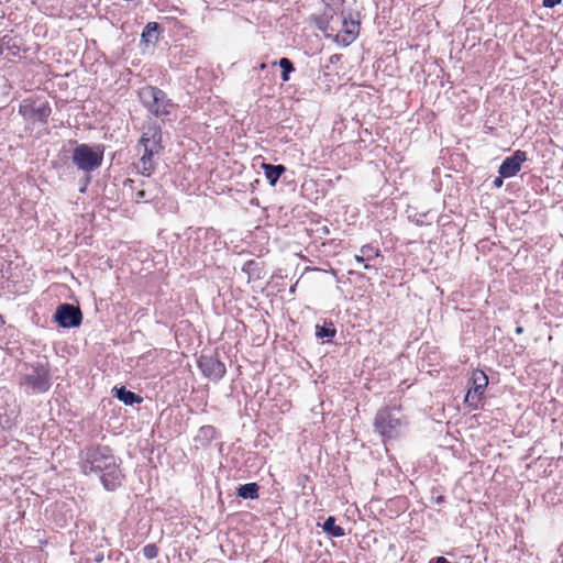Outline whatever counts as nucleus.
Returning a JSON list of instances; mask_svg holds the SVG:
<instances>
[{"label": "nucleus", "mask_w": 563, "mask_h": 563, "mask_svg": "<svg viewBox=\"0 0 563 563\" xmlns=\"http://www.w3.org/2000/svg\"><path fill=\"white\" fill-rule=\"evenodd\" d=\"M79 466L84 474L99 476L103 488L113 492L121 486L124 475L113 451L108 445L90 444L79 453Z\"/></svg>", "instance_id": "obj_1"}, {"label": "nucleus", "mask_w": 563, "mask_h": 563, "mask_svg": "<svg viewBox=\"0 0 563 563\" xmlns=\"http://www.w3.org/2000/svg\"><path fill=\"white\" fill-rule=\"evenodd\" d=\"M162 136L161 126L152 124L142 133L137 142L136 150L139 153L142 151V154L139 162L134 163L133 166L144 177H150L155 172L156 162L154 157L163 151Z\"/></svg>", "instance_id": "obj_2"}, {"label": "nucleus", "mask_w": 563, "mask_h": 563, "mask_svg": "<svg viewBox=\"0 0 563 563\" xmlns=\"http://www.w3.org/2000/svg\"><path fill=\"white\" fill-rule=\"evenodd\" d=\"M405 424V417L400 409L396 407H386L378 410L374 420L375 431L384 442L398 438Z\"/></svg>", "instance_id": "obj_3"}, {"label": "nucleus", "mask_w": 563, "mask_h": 563, "mask_svg": "<svg viewBox=\"0 0 563 563\" xmlns=\"http://www.w3.org/2000/svg\"><path fill=\"white\" fill-rule=\"evenodd\" d=\"M19 114L23 118L27 126H45L52 114V107L44 97H27L20 102Z\"/></svg>", "instance_id": "obj_4"}, {"label": "nucleus", "mask_w": 563, "mask_h": 563, "mask_svg": "<svg viewBox=\"0 0 563 563\" xmlns=\"http://www.w3.org/2000/svg\"><path fill=\"white\" fill-rule=\"evenodd\" d=\"M139 98L144 108H146L156 118L169 115L176 104L169 99L164 90L155 86H145L139 91Z\"/></svg>", "instance_id": "obj_5"}, {"label": "nucleus", "mask_w": 563, "mask_h": 563, "mask_svg": "<svg viewBox=\"0 0 563 563\" xmlns=\"http://www.w3.org/2000/svg\"><path fill=\"white\" fill-rule=\"evenodd\" d=\"M103 153V145L90 146L82 143L73 150L71 159L79 170L91 173L102 165Z\"/></svg>", "instance_id": "obj_6"}, {"label": "nucleus", "mask_w": 563, "mask_h": 563, "mask_svg": "<svg viewBox=\"0 0 563 563\" xmlns=\"http://www.w3.org/2000/svg\"><path fill=\"white\" fill-rule=\"evenodd\" d=\"M21 384L31 389L33 394L46 393L52 385L48 363L42 361L31 363Z\"/></svg>", "instance_id": "obj_7"}, {"label": "nucleus", "mask_w": 563, "mask_h": 563, "mask_svg": "<svg viewBox=\"0 0 563 563\" xmlns=\"http://www.w3.org/2000/svg\"><path fill=\"white\" fill-rule=\"evenodd\" d=\"M197 365L202 375L213 382H219L227 373V367L219 360L217 352L210 354L202 353L197 361Z\"/></svg>", "instance_id": "obj_8"}, {"label": "nucleus", "mask_w": 563, "mask_h": 563, "mask_svg": "<svg viewBox=\"0 0 563 563\" xmlns=\"http://www.w3.org/2000/svg\"><path fill=\"white\" fill-rule=\"evenodd\" d=\"M53 318L60 328L70 329L81 324L82 313L79 307L65 302L57 306Z\"/></svg>", "instance_id": "obj_9"}, {"label": "nucleus", "mask_w": 563, "mask_h": 563, "mask_svg": "<svg viewBox=\"0 0 563 563\" xmlns=\"http://www.w3.org/2000/svg\"><path fill=\"white\" fill-rule=\"evenodd\" d=\"M470 382L472 386L465 395L464 402L470 408L477 409V405L482 400V396L488 385V377L483 371L476 369L472 373Z\"/></svg>", "instance_id": "obj_10"}, {"label": "nucleus", "mask_w": 563, "mask_h": 563, "mask_svg": "<svg viewBox=\"0 0 563 563\" xmlns=\"http://www.w3.org/2000/svg\"><path fill=\"white\" fill-rule=\"evenodd\" d=\"M358 33L360 20L350 12L342 16V30L336 34L335 41L343 46H349L356 40Z\"/></svg>", "instance_id": "obj_11"}, {"label": "nucleus", "mask_w": 563, "mask_h": 563, "mask_svg": "<svg viewBox=\"0 0 563 563\" xmlns=\"http://www.w3.org/2000/svg\"><path fill=\"white\" fill-rule=\"evenodd\" d=\"M527 161V153L521 150H517L512 155L507 156L500 164L498 173L501 177L510 178L516 176L520 169L521 164Z\"/></svg>", "instance_id": "obj_12"}, {"label": "nucleus", "mask_w": 563, "mask_h": 563, "mask_svg": "<svg viewBox=\"0 0 563 563\" xmlns=\"http://www.w3.org/2000/svg\"><path fill=\"white\" fill-rule=\"evenodd\" d=\"M161 25L157 22H148L141 34L140 46L142 49L154 47L159 38Z\"/></svg>", "instance_id": "obj_13"}, {"label": "nucleus", "mask_w": 563, "mask_h": 563, "mask_svg": "<svg viewBox=\"0 0 563 563\" xmlns=\"http://www.w3.org/2000/svg\"><path fill=\"white\" fill-rule=\"evenodd\" d=\"M262 168L271 186H275L279 180L280 176L286 172V167L280 164L274 165L269 163H263Z\"/></svg>", "instance_id": "obj_14"}, {"label": "nucleus", "mask_w": 563, "mask_h": 563, "mask_svg": "<svg viewBox=\"0 0 563 563\" xmlns=\"http://www.w3.org/2000/svg\"><path fill=\"white\" fill-rule=\"evenodd\" d=\"M114 396L125 406H133L143 401L140 395L126 389L125 386L114 387Z\"/></svg>", "instance_id": "obj_15"}, {"label": "nucleus", "mask_w": 563, "mask_h": 563, "mask_svg": "<svg viewBox=\"0 0 563 563\" xmlns=\"http://www.w3.org/2000/svg\"><path fill=\"white\" fill-rule=\"evenodd\" d=\"M218 435L217 429L213 426H202L198 430L195 441L201 446H208L213 439Z\"/></svg>", "instance_id": "obj_16"}, {"label": "nucleus", "mask_w": 563, "mask_h": 563, "mask_svg": "<svg viewBox=\"0 0 563 563\" xmlns=\"http://www.w3.org/2000/svg\"><path fill=\"white\" fill-rule=\"evenodd\" d=\"M236 496L243 499H257L260 496V485L255 482L240 485L236 488Z\"/></svg>", "instance_id": "obj_17"}, {"label": "nucleus", "mask_w": 563, "mask_h": 563, "mask_svg": "<svg viewBox=\"0 0 563 563\" xmlns=\"http://www.w3.org/2000/svg\"><path fill=\"white\" fill-rule=\"evenodd\" d=\"M336 334L335 325L332 321H324L323 324L316 325V336L319 339H332Z\"/></svg>", "instance_id": "obj_18"}, {"label": "nucleus", "mask_w": 563, "mask_h": 563, "mask_svg": "<svg viewBox=\"0 0 563 563\" xmlns=\"http://www.w3.org/2000/svg\"><path fill=\"white\" fill-rule=\"evenodd\" d=\"M322 528L324 532L334 538H340L345 534L344 529L335 523V518L333 516H330L324 520Z\"/></svg>", "instance_id": "obj_19"}, {"label": "nucleus", "mask_w": 563, "mask_h": 563, "mask_svg": "<svg viewBox=\"0 0 563 563\" xmlns=\"http://www.w3.org/2000/svg\"><path fill=\"white\" fill-rule=\"evenodd\" d=\"M276 64H278V66L282 68V80L283 81H288L289 80V75L290 73L295 71V66H294V63L287 58V57H283L278 60V63L274 62L273 65L275 66Z\"/></svg>", "instance_id": "obj_20"}, {"label": "nucleus", "mask_w": 563, "mask_h": 563, "mask_svg": "<svg viewBox=\"0 0 563 563\" xmlns=\"http://www.w3.org/2000/svg\"><path fill=\"white\" fill-rule=\"evenodd\" d=\"M360 253L362 254V258L371 261L379 255V250L372 244H365L361 247Z\"/></svg>", "instance_id": "obj_21"}, {"label": "nucleus", "mask_w": 563, "mask_h": 563, "mask_svg": "<svg viewBox=\"0 0 563 563\" xmlns=\"http://www.w3.org/2000/svg\"><path fill=\"white\" fill-rule=\"evenodd\" d=\"M142 552L146 559L153 560L158 555V548L154 543H148L143 548Z\"/></svg>", "instance_id": "obj_22"}, {"label": "nucleus", "mask_w": 563, "mask_h": 563, "mask_svg": "<svg viewBox=\"0 0 563 563\" xmlns=\"http://www.w3.org/2000/svg\"><path fill=\"white\" fill-rule=\"evenodd\" d=\"M11 42H12V38L11 37H8V36H4L1 38L0 41V54L3 52V49H11L12 47L13 48H16L18 49V46L15 44H12L11 46Z\"/></svg>", "instance_id": "obj_23"}, {"label": "nucleus", "mask_w": 563, "mask_h": 563, "mask_svg": "<svg viewBox=\"0 0 563 563\" xmlns=\"http://www.w3.org/2000/svg\"><path fill=\"white\" fill-rule=\"evenodd\" d=\"M435 492H437V488H432V490H431V500L433 503H435V504H439V505L444 503V500H445L444 495H442V494L435 495Z\"/></svg>", "instance_id": "obj_24"}, {"label": "nucleus", "mask_w": 563, "mask_h": 563, "mask_svg": "<svg viewBox=\"0 0 563 563\" xmlns=\"http://www.w3.org/2000/svg\"><path fill=\"white\" fill-rule=\"evenodd\" d=\"M135 200L137 202L141 201V200L147 202V201L151 200V198L148 197V195H147V192L145 190L141 189V190H137L135 192Z\"/></svg>", "instance_id": "obj_25"}, {"label": "nucleus", "mask_w": 563, "mask_h": 563, "mask_svg": "<svg viewBox=\"0 0 563 563\" xmlns=\"http://www.w3.org/2000/svg\"><path fill=\"white\" fill-rule=\"evenodd\" d=\"M562 0H543L542 5L547 9H552L555 5L560 4Z\"/></svg>", "instance_id": "obj_26"}, {"label": "nucleus", "mask_w": 563, "mask_h": 563, "mask_svg": "<svg viewBox=\"0 0 563 563\" xmlns=\"http://www.w3.org/2000/svg\"><path fill=\"white\" fill-rule=\"evenodd\" d=\"M504 178H505V177H501V175H499V177H496V178L494 179V181H493L494 186H495L496 188H500V187L503 186V184H504V180H503Z\"/></svg>", "instance_id": "obj_27"}, {"label": "nucleus", "mask_w": 563, "mask_h": 563, "mask_svg": "<svg viewBox=\"0 0 563 563\" xmlns=\"http://www.w3.org/2000/svg\"><path fill=\"white\" fill-rule=\"evenodd\" d=\"M434 563H451L448 559L444 556H438L433 560Z\"/></svg>", "instance_id": "obj_28"}, {"label": "nucleus", "mask_w": 563, "mask_h": 563, "mask_svg": "<svg viewBox=\"0 0 563 563\" xmlns=\"http://www.w3.org/2000/svg\"><path fill=\"white\" fill-rule=\"evenodd\" d=\"M355 261H356V262H358V263H364V262H366V260H365V258H362V254H361V253L355 255Z\"/></svg>", "instance_id": "obj_29"}, {"label": "nucleus", "mask_w": 563, "mask_h": 563, "mask_svg": "<svg viewBox=\"0 0 563 563\" xmlns=\"http://www.w3.org/2000/svg\"><path fill=\"white\" fill-rule=\"evenodd\" d=\"M522 332H523V328H522L521 325H518V327L516 328V333H517V334H521Z\"/></svg>", "instance_id": "obj_30"}, {"label": "nucleus", "mask_w": 563, "mask_h": 563, "mask_svg": "<svg viewBox=\"0 0 563 563\" xmlns=\"http://www.w3.org/2000/svg\"><path fill=\"white\" fill-rule=\"evenodd\" d=\"M415 222H416V224H417V225H419V227H421V225H423V224H424L423 220H421V219H417V220H415Z\"/></svg>", "instance_id": "obj_31"}, {"label": "nucleus", "mask_w": 563, "mask_h": 563, "mask_svg": "<svg viewBox=\"0 0 563 563\" xmlns=\"http://www.w3.org/2000/svg\"><path fill=\"white\" fill-rule=\"evenodd\" d=\"M5 323L4 317L0 314V325H3Z\"/></svg>", "instance_id": "obj_32"}, {"label": "nucleus", "mask_w": 563, "mask_h": 563, "mask_svg": "<svg viewBox=\"0 0 563 563\" xmlns=\"http://www.w3.org/2000/svg\"><path fill=\"white\" fill-rule=\"evenodd\" d=\"M372 268V265L369 264H364V269H371Z\"/></svg>", "instance_id": "obj_33"}, {"label": "nucleus", "mask_w": 563, "mask_h": 563, "mask_svg": "<svg viewBox=\"0 0 563 563\" xmlns=\"http://www.w3.org/2000/svg\"><path fill=\"white\" fill-rule=\"evenodd\" d=\"M260 68H261V69H265V68H266V64H265V63H262V64L260 65Z\"/></svg>", "instance_id": "obj_34"}, {"label": "nucleus", "mask_w": 563, "mask_h": 563, "mask_svg": "<svg viewBox=\"0 0 563 563\" xmlns=\"http://www.w3.org/2000/svg\"><path fill=\"white\" fill-rule=\"evenodd\" d=\"M336 57H338L336 55H332L331 62H336Z\"/></svg>", "instance_id": "obj_35"}, {"label": "nucleus", "mask_w": 563, "mask_h": 563, "mask_svg": "<svg viewBox=\"0 0 563 563\" xmlns=\"http://www.w3.org/2000/svg\"><path fill=\"white\" fill-rule=\"evenodd\" d=\"M336 57H338L336 55H332L331 62H336Z\"/></svg>", "instance_id": "obj_36"}, {"label": "nucleus", "mask_w": 563, "mask_h": 563, "mask_svg": "<svg viewBox=\"0 0 563 563\" xmlns=\"http://www.w3.org/2000/svg\"><path fill=\"white\" fill-rule=\"evenodd\" d=\"M252 264H254V262H253V261H250L249 263H246V265H247V266H250V265H252Z\"/></svg>", "instance_id": "obj_37"}]
</instances>
